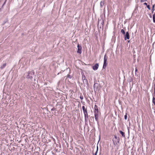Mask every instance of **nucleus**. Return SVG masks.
<instances>
[{"instance_id":"nucleus-1","label":"nucleus","mask_w":155,"mask_h":155,"mask_svg":"<svg viewBox=\"0 0 155 155\" xmlns=\"http://www.w3.org/2000/svg\"><path fill=\"white\" fill-rule=\"evenodd\" d=\"M94 113L95 120L97 122V123H98L99 115L100 113H99L98 110H96V111H94Z\"/></svg>"},{"instance_id":"nucleus-2","label":"nucleus","mask_w":155,"mask_h":155,"mask_svg":"<svg viewBox=\"0 0 155 155\" xmlns=\"http://www.w3.org/2000/svg\"><path fill=\"white\" fill-rule=\"evenodd\" d=\"M35 72L34 71H31L29 72L28 73V74L27 76V78H29L31 79H32V76L34 75Z\"/></svg>"},{"instance_id":"nucleus-3","label":"nucleus","mask_w":155,"mask_h":155,"mask_svg":"<svg viewBox=\"0 0 155 155\" xmlns=\"http://www.w3.org/2000/svg\"><path fill=\"white\" fill-rule=\"evenodd\" d=\"M113 141L114 143H115L117 145L119 143L120 141V138L119 137H117L116 135L114 136V138H113Z\"/></svg>"},{"instance_id":"nucleus-4","label":"nucleus","mask_w":155,"mask_h":155,"mask_svg":"<svg viewBox=\"0 0 155 155\" xmlns=\"http://www.w3.org/2000/svg\"><path fill=\"white\" fill-rule=\"evenodd\" d=\"M107 57L106 56V55L105 54L104 57V62L103 68V69H105L107 66Z\"/></svg>"},{"instance_id":"nucleus-5","label":"nucleus","mask_w":155,"mask_h":155,"mask_svg":"<svg viewBox=\"0 0 155 155\" xmlns=\"http://www.w3.org/2000/svg\"><path fill=\"white\" fill-rule=\"evenodd\" d=\"M77 47L78 51L77 52L78 53L81 54V53L82 47L81 46H80L79 44L78 45Z\"/></svg>"},{"instance_id":"nucleus-6","label":"nucleus","mask_w":155,"mask_h":155,"mask_svg":"<svg viewBox=\"0 0 155 155\" xmlns=\"http://www.w3.org/2000/svg\"><path fill=\"white\" fill-rule=\"evenodd\" d=\"M99 67V64L98 63H96L92 67L93 70L94 71L97 70Z\"/></svg>"},{"instance_id":"nucleus-7","label":"nucleus","mask_w":155,"mask_h":155,"mask_svg":"<svg viewBox=\"0 0 155 155\" xmlns=\"http://www.w3.org/2000/svg\"><path fill=\"white\" fill-rule=\"evenodd\" d=\"M124 36V40H126L127 39H129V33L128 32H126V34H125Z\"/></svg>"},{"instance_id":"nucleus-8","label":"nucleus","mask_w":155,"mask_h":155,"mask_svg":"<svg viewBox=\"0 0 155 155\" xmlns=\"http://www.w3.org/2000/svg\"><path fill=\"white\" fill-rule=\"evenodd\" d=\"M83 112L84 114V117H88L87 110L83 111Z\"/></svg>"},{"instance_id":"nucleus-9","label":"nucleus","mask_w":155,"mask_h":155,"mask_svg":"<svg viewBox=\"0 0 155 155\" xmlns=\"http://www.w3.org/2000/svg\"><path fill=\"white\" fill-rule=\"evenodd\" d=\"M98 85V83H94V89L95 88L97 89Z\"/></svg>"},{"instance_id":"nucleus-10","label":"nucleus","mask_w":155,"mask_h":155,"mask_svg":"<svg viewBox=\"0 0 155 155\" xmlns=\"http://www.w3.org/2000/svg\"><path fill=\"white\" fill-rule=\"evenodd\" d=\"M119 132L121 134L122 137H125V134H124V132H122L121 130L119 131Z\"/></svg>"},{"instance_id":"nucleus-11","label":"nucleus","mask_w":155,"mask_h":155,"mask_svg":"<svg viewBox=\"0 0 155 155\" xmlns=\"http://www.w3.org/2000/svg\"><path fill=\"white\" fill-rule=\"evenodd\" d=\"M100 6L101 8H102L103 7V6L104 5V2L101 1L100 2Z\"/></svg>"},{"instance_id":"nucleus-12","label":"nucleus","mask_w":155,"mask_h":155,"mask_svg":"<svg viewBox=\"0 0 155 155\" xmlns=\"http://www.w3.org/2000/svg\"><path fill=\"white\" fill-rule=\"evenodd\" d=\"M83 81L84 83H85L86 84H88V81L87 79H84L83 80Z\"/></svg>"},{"instance_id":"nucleus-13","label":"nucleus","mask_w":155,"mask_h":155,"mask_svg":"<svg viewBox=\"0 0 155 155\" xmlns=\"http://www.w3.org/2000/svg\"><path fill=\"white\" fill-rule=\"evenodd\" d=\"M6 66V63H5L3 64L2 66H1V68L2 69L4 68Z\"/></svg>"},{"instance_id":"nucleus-14","label":"nucleus","mask_w":155,"mask_h":155,"mask_svg":"<svg viewBox=\"0 0 155 155\" xmlns=\"http://www.w3.org/2000/svg\"><path fill=\"white\" fill-rule=\"evenodd\" d=\"M153 22L155 23V13L153 15Z\"/></svg>"},{"instance_id":"nucleus-15","label":"nucleus","mask_w":155,"mask_h":155,"mask_svg":"<svg viewBox=\"0 0 155 155\" xmlns=\"http://www.w3.org/2000/svg\"><path fill=\"white\" fill-rule=\"evenodd\" d=\"M152 102L155 105V98L154 97H153Z\"/></svg>"},{"instance_id":"nucleus-16","label":"nucleus","mask_w":155,"mask_h":155,"mask_svg":"<svg viewBox=\"0 0 155 155\" xmlns=\"http://www.w3.org/2000/svg\"><path fill=\"white\" fill-rule=\"evenodd\" d=\"M88 117H84L85 123H86L87 122Z\"/></svg>"},{"instance_id":"nucleus-17","label":"nucleus","mask_w":155,"mask_h":155,"mask_svg":"<svg viewBox=\"0 0 155 155\" xmlns=\"http://www.w3.org/2000/svg\"><path fill=\"white\" fill-rule=\"evenodd\" d=\"M121 32L124 35H125V33L124 31V30L123 29L121 30Z\"/></svg>"},{"instance_id":"nucleus-18","label":"nucleus","mask_w":155,"mask_h":155,"mask_svg":"<svg viewBox=\"0 0 155 155\" xmlns=\"http://www.w3.org/2000/svg\"><path fill=\"white\" fill-rule=\"evenodd\" d=\"M96 110H98L97 107L96 105H95L94 106V111H96Z\"/></svg>"},{"instance_id":"nucleus-19","label":"nucleus","mask_w":155,"mask_h":155,"mask_svg":"<svg viewBox=\"0 0 155 155\" xmlns=\"http://www.w3.org/2000/svg\"><path fill=\"white\" fill-rule=\"evenodd\" d=\"M82 108L83 111L87 110V109L85 108L84 106H83L82 107Z\"/></svg>"},{"instance_id":"nucleus-20","label":"nucleus","mask_w":155,"mask_h":155,"mask_svg":"<svg viewBox=\"0 0 155 155\" xmlns=\"http://www.w3.org/2000/svg\"><path fill=\"white\" fill-rule=\"evenodd\" d=\"M67 77L69 78H72V76L69 74H68L67 76Z\"/></svg>"},{"instance_id":"nucleus-21","label":"nucleus","mask_w":155,"mask_h":155,"mask_svg":"<svg viewBox=\"0 0 155 155\" xmlns=\"http://www.w3.org/2000/svg\"><path fill=\"white\" fill-rule=\"evenodd\" d=\"M84 79H86L84 75H83L82 76V79L83 80Z\"/></svg>"},{"instance_id":"nucleus-22","label":"nucleus","mask_w":155,"mask_h":155,"mask_svg":"<svg viewBox=\"0 0 155 155\" xmlns=\"http://www.w3.org/2000/svg\"><path fill=\"white\" fill-rule=\"evenodd\" d=\"M124 119L125 120H127V114L124 115Z\"/></svg>"},{"instance_id":"nucleus-23","label":"nucleus","mask_w":155,"mask_h":155,"mask_svg":"<svg viewBox=\"0 0 155 155\" xmlns=\"http://www.w3.org/2000/svg\"><path fill=\"white\" fill-rule=\"evenodd\" d=\"M147 6L149 10H150V6L149 5H148Z\"/></svg>"},{"instance_id":"nucleus-24","label":"nucleus","mask_w":155,"mask_h":155,"mask_svg":"<svg viewBox=\"0 0 155 155\" xmlns=\"http://www.w3.org/2000/svg\"><path fill=\"white\" fill-rule=\"evenodd\" d=\"M147 0H141V2H145L146 1H147Z\"/></svg>"},{"instance_id":"nucleus-25","label":"nucleus","mask_w":155,"mask_h":155,"mask_svg":"<svg viewBox=\"0 0 155 155\" xmlns=\"http://www.w3.org/2000/svg\"><path fill=\"white\" fill-rule=\"evenodd\" d=\"M80 98L81 100H82L83 99V96H80Z\"/></svg>"},{"instance_id":"nucleus-26","label":"nucleus","mask_w":155,"mask_h":155,"mask_svg":"<svg viewBox=\"0 0 155 155\" xmlns=\"http://www.w3.org/2000/svg\"><path fill=\"white\" fill-rule=\"evenodd\" d=\"M143 4H144V5H146L147 6L148 5H147V3H146V2L144 3Z\"/></svg>"},{"instance_id":"nucleus-27","label":"nucleus","mask_w":155,"mask_h":155,"mask_svg":"<svg viewBox=\"0 0 155 155\" xmlns=\"http://www.w3.org/2000/svg\"><path fill=\"white\" fill-rule=\"evenodd\" d=\"M154 91H155V83H154Z\"/></svg>"},{"instance_id":"nucleus-28","label":"nucleus","mask_w":155,"mask_h":155,"mask_svg":"<svg viewBox=\"0 0 155 155\" xmlns=\"http://www.w3.org/2000/svg\"><path fill=\"white\" fill-rule=\"evenodd\" d=\"M137 71V68H136V69H135V74H136V72Z\"/></svg>"},{"instance_id":"nucleus-29","label":"nucleus","mask_w":155,"mask_h":155,"mask_svg":"<svg viewBox=\"0 0 155 155\" xmlns=\"http://www.w3.org/2000/svg\"><path fill=\"white\" fill-rule=\"evenodd\" d=\"M154 7H155V4L153 5V8L154 9Z\"/></svg>"},{"instance_id":"nucleus-30","label":"nucleus","mask_w":155,"mask_h":155,"mask_svg":"<svg viewBox=\"0 0 155 155\" xmlns=\"http://www.w3.org/2000/svg\"><path fill=\"white\" fill-rule=\"evenodd\" d=\"M103 23H104V21H103L102 20V21H101V24L102 25H103Z\"/></svg>"},{"instance_id":"nucleus-31","label":"nucleus","mask_w":155,"mask_h":155,"mask_svg":"<svg viewBox=\"0 0 155 155\" xmlns=\"http://www.w3.org/2000/svg\"><path fill=\"white\" fill-rule=\"evenodd\" d=\"M154 11V9L153 8H152V13H153Z\"/></svg>"},{"instance_id":"nucleus-32","label":"nucleus","mask_w":155,"mask_h":155,"mask_svg":"<svg viewBox=\"0 0 155 155\" xmlns=\"http://www.w3.org/2000/svg\"><path fill=\"white\" fill-rule=\"evenodd\" d=\"M97 150L96 151V152L95 154V155H97Z\"/></svg>"},{"instance_id":"nucleus-33","label":"nucleus","mask_w":155,"mask_h":155,"mask_svg":"<svg viewBox=\"0 0 155 155\" xmlns=\"http://www.w3.org/2000/svg\"><path fill=\"white\" fill-rule=\"evenodd\" d=\"M54 110V108H53L51 109V110Z\"/></svg>"},{"instance_id":"nucleus-34","label":"nucleus","mask_w":155,"mask_h":155,"mask_svg":"<svg viewBox=\"0 0 155 155\" xmlns=\"http://www.w3.org/2000/svg\"><path fill=\"white\" fill-rule=\"evenodd\" d=\"M154 96H155V91H154Z\"/></svg>"}]
</instances>
